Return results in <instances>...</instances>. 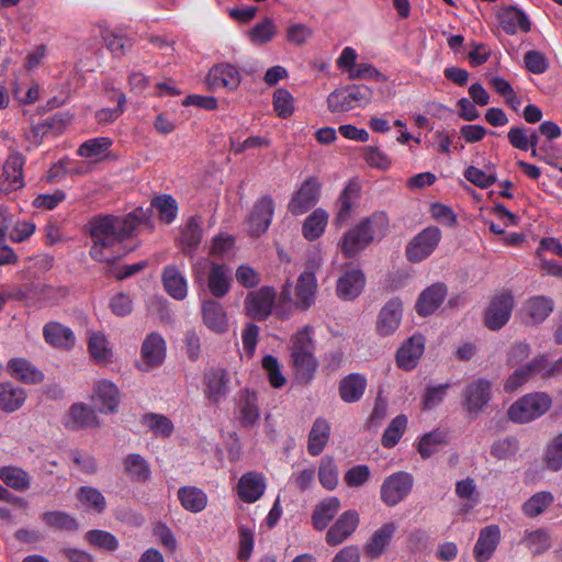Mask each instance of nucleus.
Segmentation results:
<instances>
[{
  "label": "nucleus",
  "instance_id": "1",
  "mask_svg": "<svg viewBox=\"0 0 562 562\" xmlns=\"http://www.w3.org/2000/svg\"><path fill=\"white\" fill-rule=\"evenodd\" d=\"M146 218L142 210H135L126 216L104 215L94 218L90 224L93 245L90 256L101 262H114L125 256L131 248L124 240L131 237L136 227Z\"/></svg>",
  "mask_w": 562,
  "mask_h": 562
},
{
  "label": "nucleus",
  "instance_id": "2",
  "mask_svg": "<svg viewBox=\"0 0 562 562\" xmlns=\"http://www.w3.org/2000/svg\"><path fill=\"white\" fill-rule=\"evenodd\" d=\"M389 225L385 213H374L346 232L339 247L346 258H352L362 251L374 239L384 235Z\"/></svg>",
  "mask_w": 562,
  "mask_h": 562
},
{
  "label": "nucleus",
  "instance_id": "3",
  "mask_svg": "<svg viewBox=\"0 0 562 562\" xmlns=\"http://www.w3.org/2000/svg\"><path fill=\"white\" fill-rule=\"evenodd\" d=\"M313 328L305 326L291 338V360L300 379L310 381L317 369L314 356Z\"/></svg>",
  "mask_w": 562,
  "mask_h": 562
},
{
  "label": "nucleus",
  "instance_id": "4",
  "mask_svg": "<svg viewBox=\"0 0 562 562\" xmlns=\"http://www.w3.org/2000/svg\"><path fill=\"white\" fill-rule=\"evenodd\" d=\"M192 270L195 282L205 280L207 289L214 297L222 299L231 291L233 279L228 266L200 259L194 263Z\"/></svg>",
  "mask_w": 562,
  "mask_h": 562
},
{
  "label": "nucleus",
  "instance_id": "5",
  "mask_svg": "<svg viewBox=\"0 0 562 562\" xmlns=\"http://www.w3.org/2000/svg\"><path fill=\"white\" fill-rule=\"evenodd\" d=\"M321 261L319 256L308 261V270L302 272L296 280L293 299L290 297V284L284 285L282 290L284 301H292L301 310H307L315 303L318 284L313 269H317Z\"/></svg>",
  "mask_w": 562,
  "mask_h": 562
},
{
  "label": "nucleus",
  "instance_id": "6",
  "mask_svg": "<svg viewBox=\"0 0 562 562\" xmlns=\"http://www.w3.org/2000/svg\"><path fill=\"white\" fill-rule=\"evenodd\" d=\"M372 99V90L363 85H350L336 89L327 98L331 113H345L356 108L367 106Z\"/></svg>",
  "mask_w": 562,
  "mask_h": 562
},
{
  "label": "nucleus",
  "instance_id": "7",
  "mask_svg": "<svg viewBox=\"0 0 562 562\" xmlns=\"http://www.w3.org/2000/svg\"><path fill=\"white\" fill-rule=\"evenodd\" d=\"M551 397L542 392L526 394L508 409V417L515 423H529L542 416L550 407Z\"/></svg>",
  "mask_w": 562,
  "mask_h": 562
},
{
  "label": "nucleus",
  "instance_id": "8",
  "mask_svg": "<svg viewBox=\"0 0 562 562\" xmlns=\"http://www.w3.org/2000/svg\"><path fill=\"white\" fill-rule=\"evenodd\" d=\"M358 53L351 46L342 48L338 56L337 67L347 74L350 80H374L382 82L385 80L383 74L370 63H357Z\"/></svg>",
  "mask_w": 562,
  "mask_h": 562
},
{
  "label": "nucleus",
  "instance_id": "9",
  "mask_svg": "<svg viewBox=\"0 0 562 562\" xmlns=\"http://www.w3.org/2000/svg\"><path fill=\"white\" fill-rule=\"evenodd\" d=\"M277 292L274 288L265 285L247 293L244 300L245 314L257 321H266L273 311Z\"/></svg>",
  "mask_w": 562,
  "mask_h": 562
},
{
  "label": "nucleus",
  "instance_id": "10",
  "mask_svg": "<svg viewBox=\"0 0 562 562\" xmlns=\"http://www.w3.org/2000/svg\"><path fill=\"white\" fill-rule=\"evenodd\" d=\"M139 356V361L136 362L138 370L147 372L160 367L167 356V345L164 337L157 331L148 334L142 342Z\"/></svg>",
  "mask_w": 562,
  "mask_h": 562
},
{
  "label": "nucleus",
  "instance_id": "11",
  "mask_svg": "<svg viewBox=\"0 0 562 562\" xmlns=\"http://www.w3.org/2000/svg\"><path fill=\"white\" fill-rule=\"evenodd\" d=\"M229 373L224 368L207 369L202 379V392L205 400L211 404H220L226 400L231 392Z\"/></svg>",
  "mask_w": 562,
  "mask_h": 562
},
{
  "label": "nucleus",
  "instance_id": "12",
  "mask_svg": "<svg viewBox=\"0 0 562 562\" xmlns=\"http://www.w3.org/2000/svg\"><path fill=\"white\" fill-rule=\"evenodd\" d=\"M514 306V297L509 292L494 295L484 313L485 326L491 330L503 328L508 323Z\"/></svg>",
  "mask_w": 562,
  "mask_h": 562
},
{
  "label": "nucleus",
  "instance_id": "13",
  "mask_svg": "<svg viewBox=\"0 0 562 562\" xmlns=\"http://www.w3.org/2000/svg\"><path fill=\"white\" fill-rule=\"evenodd\" d=\"M241 79V74L235 65L220 63L209 70L205 77V85L212 91L224 89L228 92H233L238 89Z\"/></svg>",
  "mask_w": 562,
  "mask_h": 562
},
{
  "label": "nucleus",
  "instance_id": "14",
  "mask_svg": "<svg viewBox=\"0 0 562 562\" xmlns=\"http://www.w3.org/2000/svg\"><path fill=\"white\" fill-rule=\"evenodd\" d=\"M25 165V157L18 153H11L2 167L0 176V192L4 194L13 193L21 190L25 186L23 169Z\"/></svg>",
  "mask_w": 562,
  "mask_h": 562
},
{
  "label": "nucleus",
  "instance_id": "15",
  "mask_svg": "<svg viewBox=\"0 0 562 562\" xmlns=\"http://www.w3.org/2000/svg\"><path fill=\"white\" fill-rule=\"evenodd\" d=\"M319 196L321 183L316 178L311 177L292 194L288 203V210L295 216L305 214L316 205Z\"/></svg>",
  "mask_w": 562,
  "mask_h": 562
},
{
  "label": "nucleus",
  "instance_id": "16",
  "mask_svg": "<svg viewBox=\"0 0 562 562\" xmlns=\"http://www.w3.org/2000/svg\"><path fill=\"white\" fill-rule=\"evenodd\" d=\"M413 476L407 472H396L387 476L381 485V499L387 506L401 503L413 487Z\"/></svg>",
  "mask_w": 562,
  "mask_h": 562
},
{
  "label": "nucleus",
  "instance_id": "17",
  "mask_svg": "<svg viewBox=\"0 0 562 562\" xmlns=\"http://www.w3.org/2000/svg\"><path fill=\"white\" fill-rule=\"evenodd\" d=\"M90 400L97 412L101 414H114L117 412L120 404L119 387L110 380H98L93 384Z\"/></svg>",
  "mask_w": 562,
  "mask_h": 562
},
{
  "label": "nucleus",
  "instance_id": "18",
  "mask_svg": "<svg viewBox=\"0 0 562 562\" xmlns=\"http://www.w3.org/2000/svg\"><path fill=\"white\" fill-rule=\"evenodd\" d=\"M440 239L441 232L438 227H426L408 244L406 249L408 260L412 262L423 261L434 252Z\"/></svg>",
  "mask_w": 562,
  "mask_h": 562
},
{
  "label": "nucleus",
  "instance_id": "19",
  "mask_svg": "<svg viewBox=\"0 0 562 562\" xmlns=\"http://www.w3.org/2000/svg\"><path fill=\"white\" fill-rule=\"evenodd\" d=\"M274 201L270 195L261 196L256 201L248 216V232L251 236L265 234L273 218Z\"/></svg>",
  "mask_w": 562,
  "mask_h": 562
},
{
  "label": "nucleus",
  "instance_id": "20",
  "mask_svg": "<svg viewBox=\"0 0 562 562\" xmlns=\"http://www.w3.org/2000/svg\"><path fill=\"white\" fill-rule=\"evenodd\" d=\"M266 487V477L262 473L248 471L239 477L235 491L244 503L252 504L262 497Z\"/></svg>",
  "mask_w": 562,
  "mask_h": 562
},
{
  "label": "nucleus",
  "instance_id": "21",
  "mask_svg": "<svg viewBox=\"0 0 562 562\" xmlns=\"http://www.w3.org/2000/svg\"><path fill=\"white\" fill-rule=\"evenodd\" d=\"M201 316L203 324L212 333L222 335L228 331V316L218 301L213 299L202 301Z\"/></svg>",
  "mask_w": 562,
  "mask_h": 562
},
{
  "label": "nucleus",
  "instance_id": "22",
  "mask_svg": "<svg viewBox=\"0 0 562 562\" xmlns=\"http://www.w3.org/2000/svg\"><path fill=\"white\" fill-rule=\"evenodd\" d=\"M9 376L23 384H40L44 381V373L30 360L23 357H15L7 362L5 367Z\"/></svg>",
  "mask_w": 562,
  "mask_h": 562
},
{
  "label": "nucleus",
  "instance_id": "23",
  "mask_svg": "<svg viewBox=\"0 0 562 562\" xmlns=\"http://www.w3.org/2000/svg\"><path fill=\"white\" fill-rule=\"evenodd\" d=\"M359 525V514L356 510L342 513L326 533V542L330 547H336L346 541L357 529Z\"/></svg>",
  "mask_w": 562,
  "mask_h": 562
},
{
  "label": "nucleus",
  "instance_id": "24",
  "mask_svg": "<svg viewBox=\"0 0 562 562\" xmlns=\"http://www.w3.org/2000/svg\"><path fill=\"white\" fill-rule=\"evenodd\" d=\"M463 396L467 411L477 415L491 400V382L485 379L473 381L465 387Z\"/></svg>",
  "mask_w": 562,
  "mask_h": 562
},
{
  "label": "nucleus",
  "instance_id": "25",
  "mask_svg": "<svg viewBox=\"0 0 562 562\" xmlns=\"http://www.w3.org/2000/svg\"><path fill=\"white\" fill-rule=\"evenodd\" d=\"M29 398L26 389L12 381L0 382V412L13 414L24 407Z\"/></svg>",
  "mask_w": 562,
  "mask_h": 562
},
{
  "label": "nucleus",
  "instance_id": "26",
  "mask_svg": "<svg viewBox=\"0 0 562 562\" xmlns=\"http://www.w3.org/2000/svg\"><path fill=\"white\" fill-rule=\"evenodd\" d=\"M501 541V530L496 525H490L481 529L473 548V557L476 562H487L495 553Z\"/></svg>",
  "mask_w": 562,
  "mask_h": 562
},
{
  "label": "nucleus",
  "instance_id": "27",
  "mask_svg": "<svg viewBox=\"0 0 562 562\" xmlns=\"http://www.w3.org/2000/svg\"><path fill=\"white\" fill-rule=\"evenodd\" d=\"M425 350V338L422 335H413L406 339L396 352L397 366L404 370L414 369Z\"/></svg>",
  "mask_w": 562,
  "mask_h": 562
},
{
  "label": "nucleus",
  "instance_id": "28",
  "mask_svg": "<svg viewBox=\"0 0 562 562\" xmlns=\"http://www.w3.org/2000/svg\"><path fill=\"white\" fill-rule=\"evenodd\" d=\"M403 314V304L398 299H392L382 307L376 321V331L381 336H390L398 328Z\"/></svg>",
  "mask_w": 562,
  "mask_h": 562
},
{
  "label": "nucleus",
  "instance_id": "29",
  "mask_svg": "<svg viewBox=\"0 0 562 562\" xmlns=\"http://www.w3.org/2000/svg\"><path fill=\"white\" fill-rule=\"evenodd\" d=\"M366 278L361 270L351 269L346 271L337 280L336 293L344 301H353L363 291Z\"/></svg>",
  "mask_w": 562,
  "mask_h": 562
},
{
  "label": "nucleus",
  "instance_id": "30",
  "mask_svg": "<svg viewBox=\"0 0 562 562\" xmlns=\"http://www.w3.org/2000/svg\"><path fill=\"white\" fill-rule=\"evenodd\" d=\"M396 529L394 522H386L378 528L363 547L366 555L371 560L380 558L390 546Z\"/></svg>",
  "mask_w": 562,
  "mask_h": 562
},
{
  "label": "nucleus",
  "instance_id": "31",
  "mask_svg": "<svg viewBox=\"0 0 562 562\" xmlns=\"http://www.w3.org/2000/svg\"><path fill=\"white\" fill-rule=\"evenodd\" d=\"M45 341L54 348L70 350L76 344L74 331L57 322L47 323L43 328Z\"/></svg>",
  "mask_w": 562,
  "mask_h": 562
},
{
  "label": "nucleus",
  "instance_id": "32",
  "mask_svg": "<svg viewBox=\"0 0 562 562\" xmlns=\"http://www.w3.org/2000/svg\"><path fill=\"white\" fill-rule=\"evenodd\" d=\"M70 429L99 427V417L91 407L83 403H75L70 406L65 423Z\"/></svg>",
  "mask_w": 562,
  "mask_h": 562
},
{
  "label": "nucleus",
  "instance_id": "33",
  "mask_svg": "<svg viewBox=\"0 0 562 562\" xmlns=\"http://www.w3.org/2000/svg\"><path fill=\"white\" fill-rule=\"evenodd\" d=\"M359 199V187L350 181L341 191L336 202L335 223L345 224L351 216Z\"/></svg>",
  "mask_w": 562,
  "mask_h": 562
},
{
  "label": "nucleus",
  "instance_id": "34",
  "mask_svg": "<svg viewBox=\"0 0 562 562\" xmlns=\"http://www.w3.org/2000/svg\"><path fill=\"white\" fill-rule=\"evenodd\" d=\"M236 415L244 427H252L257 423L260 413L257 395L254 392L246 390L238 395Z\"/></svg>",
  "mask_w": 562,
  "mask_h": 562
},
{
  "label": "nucleus",
  "instance_id": "35",
  "mask_svg": "<svg viewBox=\"0 0 562 562\" xmlns=\"http://www.w3.org/2000/svg\"><path fill=\"white\" fill-rule=\"evenodd\" d=\"M447 289L443 284L436 283L424 290L417 302L416 312L422 316L432 314L443 302Z\"/></svg>",
  "mask_w": 562,
  "mask_h": 562
},
{
  "label": "nucleus",
  "instance_id": "36",
  "mask_svg": "<svg viewBox=\"0 0 562 562\" xmlns=\"http://www.w3.org/2000/svg\"><path fill=\"white\" fill-rule=\"evenodd\" d=\"M166 292L175 300L182 301L188 295V281L176 266H167L162 271Z\"/></svg>",
  "mask_w": 562,
  "mask_h": 562
},
{
  "label": "nucleus",
  "instance_id": "37",
  "mask_svg": "<svg viewBox=\"0 0 562 562\" xmlns=\"http://www.w3.org/2000/svg\"><path fill=\"white\" fill-rule=\"evenodd\" d=\"M177 497L183 509L192 514L203 512L209 502L206 493L193 485L181 486L177 492Z\"/></svg>",
  "mask_w": 562,
  "mask_h": 562
},
{
  "label": "nucleus",
  "instance_id": "38",
  "mask_svg": "<svg viewBox=\"0 0 562 562\" xmlns=\"http://www.w3.org/2000/svg\"><path fill=\"white\" fill-rule=\"evenodd\" d=\"M88 351L93 361L99 364L110 363L113 359L111 342L101 331L88 334Z\"/></svg>",
  "mask_w": 562,
  "mask_h": 562
},
{
  "label": "nucleus",
  "instance_id": "39",
  "mask_svg": "<svg viewBox=\"0 0 562 562\" xmlns=\"http://www.w3.org/2000/svg\"><path fill=\"white\" fill-rule=\"evenodd\" d=\"M553 311V301L550 297L539 295L529 299L522 306V313L528 324L542 323Z\"/></svg>",
  "mask_w": 562,
  "mask_h": 562
},
{
  "label": "nucleus",
  "instance_id": "40",
  "mask_svg": "<svg viewBox=\"0 0 562 562\" xmlns=\"http://www.w3.org/2000/svg\"><path fill=\"white\" fill-rule=\"evenodd\" d=\"M499 24L507 34H516L518 31H530L528 16L516 7H508L502 10L499 13Z\"/></svg>",
  "mask_w": 562,
  "mask_h": 562
},
{
  "label": "nucleus",
  "instance_id": "41",
  "mask_svg": "<svg viewBox=\"0 0 562 562\" xmlns=\"http://www.w3.org/2000/svg\"><path fill=\"white\" fill-rule=\"evenodd\" d=\"M367 387V379L360 373H350L339 383V395L346 403L358 402Z\"/></svg>",
  "mask_w": 562,
  "mask_h": 562
},
{
  "label": "nucleus",
  "instance_id": "42",
  "mask_svg": "<svg viewBox=\"0 0 562 562\" xmlns=\"http://www.w3.org/2000/svg\"><path fill=\"white\" fill-rule=\"evenodd\" d=\"M330 436V425L324 418H317L313 423L308 434L307 451L312 456H318L324 450Z\"/></svg>",
  "mask_w": 562,
  "mask_h": 562
},
{
  "label": "nucleus",
  "instance_id": "43",
  "mask_svg": "<svg viewBox=\"0 0 562 562\" xmlns=\"http://www.w3.org/2000/svg\"><path fill=\"white\" fill-rule=\"evenodd\" d=\"M329 214L322 207L314 210L304 221L302 235L305 239L313 241L318 239L325 232Z\"/></svg>",
  "mask_w": 562,
  "mask_h": 562
},
{
  "label": "nucleus",
  "instance_id": "44",
  "mask_svg": "<svg viewBox=\"0 0 562 562\" xmlns=\"http://www.w3.org/2000/svg\"><path fill=\"white\" fill-rule=\"evenodd\" d=\"M340 508V502L337 497H327L322 501L314 509L312 521L317 530H324Z\"/></svg>",
  "mask_w": 562,
  "mask_h": 562
},
{
  "label": "nucleus",
  "instance_id": "45",
  "mask_svg": "<svg viewBox=\"0 0 562 562\" xmlns=\"http://www.w3.org/2000/svg\"><path fill=\"white\" fill-rule=\"evenodd\" d=\"M0 480L9 487L23 492L31 486V475L19 467L7 465L0 468Z\"/></svg>",
  "mask_w": 562,
  "mask_h": 562
},
{
  "label": "nucleus",
  "instance_id": "46",
  "mask_svg": "<svg viewBox=\"0 0 562 562\" xmlns=\"http://www.w3.org/2000/svg\"><path fill=\"white\" fill-rule=\"evenodd\" d=\"M278 34V26L271 18H265L248 30L247 36L252 45H265Z\"/></svg>",
  "mask_w": 562,
  "mask_h": 562
},
{
  "label": "nucleus",
  "instance_id": "47",
  "mask_svg": "<svg viewBox=\"0 0 562 562\" xmlns=\"http://www.w3.org/2000/svg\"><path fill=\"white\" fill-rule=\"evenodd\" d=\"M522 542L532 554H542L551 548V535L544 528L527 530L524 533Z\"/></svg>",
  "mask_w": 562,
  "mask_h": 562
},
{
  "label": "nucleus",
  "instance_id": "48",
  "mask_svg": "<svg viewBox=\"0 0 562 562\" xmlns=\"http://www.w3.org/2000/svg\"><path fill=\"white\" fill-rule=\"evenodd\" d=\"M554 497L551 492L541 491L529 497L521 506L525 516L535 518L542 513L553 503Z\"/></svg>",
  "mask_w": 562,
  "mask_h": 562
},
{
  "label": "nucleus",
  "instance_id": "49",
  "mask_svg": "<svg viewBox=\"0 0 562 562\" xmlns=\"http://www.w3.org/2000/svg\"><path fill=\"white\" fill-rule=\"evenodd\" d=\"M77 498L81 506L93 513H102L105 509L106 502L102 493L91 486H82L79 488Z\"/></svg>",
  "mask_w": 562,
  "mask_h": 562
},
{
  "label": "nucleus",
  "instance_id": "50",
  "mask_svg": "<svg viewBox=\"0 0 562 562\" xmlns=\"http://www.w3.org/2000/svg\"><path fill=\"white\" fill-rule=\"evenodd\" d=\"M112 145L109 137H95L86 140L78 148V155L88 159H99L103 156Z\"/></svg>",
  "mask_w": 562,
  "mask_h": 562
},
{
  "label": "nucleus",
  "instance_id": "51",
  "mask_svg": "<svg viewBox=\"0 0 562 562\" xmlns=\"http://www.w3.org/2000/svg\"><path fill=\"white\" fill-rule=\"evenodd\" d=\"M86 541L101 550L113 552L119 548L117 538L109 531L93 529L85 535Z\"/></svg>",
  "mask_w": 562,
  "mask_h": 562
},
{
  "label": "nucleus",
  "instance_id": "52",
  "mask_svg": "<svg viewBox=\"0 0 562 562\" xmlns=\"http://www.w3.org/2000/svg\"><path fill=\"white\" fill-rule=\"evenodd\" d=\"M151 205L157 210L159 218L166 224L173 222L178 214L177 201L169 194L156 196Z\"/></svg>",
  "mask_w": 562,
  "mask_h": 562
},
{
  "label": "nucleus",
  "instance_id": "53",
  "mask_svg": "<svg viewBox=\"0 0 562 562\" xmlns=\"http://www.w3.org/2000/svg\"><path fill=\"white\" fill-rule=\"evenodd\" d=\"M124 467L133 480L145 481L150 475L149 465L140 454H128L125 458Z\"/></svg>",
  "mask_w": 562,
  "mask_h": 562
},
{
  "label": "nucleus",
  "instance_id": "54",
  "mask_svg": "<svg viewBox=\"0 0 562 562\" xmlns=\"http://www.w3.org/2000/svg\"><path fill=\"white\" fill-rule=\"evenodd\" d=\"M255 546V526L240 525L238 527V553L240 561H247L251 557Z\"/></svg>",
  "mask_w": 562,
  "mask_h": 562
},
{
  "label": "nucleus",
  "instance_id": "55",
  "mask_svg": "<svg viewBox=\"0 0 562 562\" xmlns=\"http://www.w3.org/2000/svg\"><path fill=\"white\" fill-rule=\"evenodd\" d=\"M273 110L281 119L290 117L294 112V98L284 88L277 89L272 98Z\"/></svg>",
  "mask_w": 562,
  "mask_h": 562
},
{
  "label": "nucleus",
  "instance_id": "56",
  "mask_svg": "<svg viewBox=\"0 0 562 562\" xmlns=\"http://www.w3.org/2000/svg\"><path fill=\"white\" fill-rule=\"evenodd\" d=\"M202 239V231L194 218H190L181 234V244L186 254L191 255L199 246Z\"/></svg>",
  "mask_w": 562,
  "mask_h": 562
},
{
  "label": "nucleus",
  "instance_id": "57",
  "mask_svg": "<svg viewBox=\"0 0 562 562\" xmlns=\"http://www.w3.org/2000/svg\"><path fill=\"white\" fill-rule=\"evenodd\" d=\"M407 426V418L405 415L396 416L385 429L382 437V445L386 448L394 447L403 436Z\"/></svg>",
  "mask_w": 562,
  "mask_h": 562
},
{
  "label": "nucleus",
  "instance_id": "58",
  "mask_svg": "<svg viewBox=\"0 0 562 562\" xmlns=\"http://www.w3.org/2000/svg\"><path fill=\"white\" fill-rule=\"evenodd\" d=\"M446 441V434L439 430L428 432L422 437L418 443V452L424 459L432 456L441 443Z\"/></svg>",
  "mask_w": 562,
  "mask_h": 562
},
{
  "label": "nucleus",
  "instance_id": "59",
  "mask_svg": "<svg viewBox=\"0 0 562 562\" xmlns=\"http://www.w3.org/2000/svg\"><path fill=\"white\" fill-rule=\"evenodd\" d=\"M43 521L54 528L75 530L77 529L76 519L65 512H47L42 516Z\"/></svg>",
  "mask_w": 562,
  "mask_h": 562
},
{
  "label": "nucleus",
  "instance_id": "60",
  "mask_svg": "<svg viewBox=\"0 0 562 562\" xmlns=\"http://www.w3.org/2000/svg\"><path fill=\"white\" fill-rule=\"evenodd\" d=\"M544 462L548 469L558 471L562 468V434L553 438L547 447Z\"/></svg>",
  "mask_w": 562,
  "mask_h": 562
},
{
  "label": "nucleus",
  "instance_id": "61",
  "mask_svg": "<svg viewBox=\"0 0 562 562\" xmlns=\"http://www.w3.org/2000/svg\"><path fill=\"white\" fill-rule=\"evenodd\" d=\"M321 484L327 490H334L338 483V473L334 460L325 458L321 461L318 469Z\"/></svg>",
  "mask_w": 562,
  "mask_h": 562
},
{
  "label": "nucleus",
  "instance_id": "62",
  "mask_svg": "<svg viewBox=\"0 0 562 562\" xmlns=\"http://www.w3.org/2000/svg\"><path fill=\"white\" fill-rule=\"evenodd\" d=\"M518 442L513 437L496 440L491 447V454L498 460H506L516 454Z\"/></svg>",
  "mask_w": 562,
  "mask_h": 562
},
{
  "label": "nucleus",
  "instance_id": "63",
  "mask_svg": "<svg viewBox=\"0 0 562 562\" xmlns=\"http://www.w3.org/2000/svg\"><path fill=\"white\" fill-rule=\"evenodd\" d=\"M145 422L156 436L169 437L173 431L172 422L164 415L149 414L145 417Z\"/></svg>",
  "mask_w": 562,
  "mask_h": 562
},
{
  "label": "nucleus",
  "instance_id": "64",
  "mask_svg": "<svg viewBox=\"0 0 562 562\" xmlns=\"http://www.w3.org/2000/svg\"><path fill=\"white\" fill-rule=\"evenodd\" d=\"M262 368L266 370L269 382L273 387L279 389L284 385L285 378L280 370V364L276 357L271 355L265 356L262 359Z\"/></svg>",
  "mask_w": 562,
  "mask_h": 562
}]
</instances>
